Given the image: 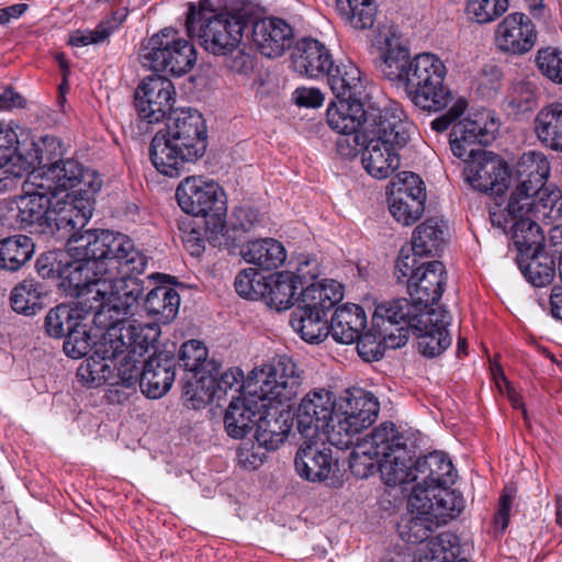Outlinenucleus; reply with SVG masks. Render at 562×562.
Here are the masks:
<instances>
[{
    "instance_id": "1",
    "label": "nucleus",
    "mask_w": 562,
    "mask_h": 562,
    "mask_svg": "<svg viewBox=\"0 0 562 562\" xmlns=\"http://www.w3.org/2000/svg\"><path fill=\"white\" fill-rule=\"evenodd\" d=\"M68 254L74 259L60 272L68 286L78 297L81 310L92 312L94 292H90L105 272L124 268L143 271L146 257L126 235L110 231L88 229L71 239Z\"/></svg>"
},
{
    "instance_id": "2",
    "label": "nucleus",
    "mask_w": 562,
    "mask_h": 562,
    "mask_svg": "<svg viewBox=\"0 0 562 562\" xmlns=\"http://www.w3.org/2000/svg\"><path fill=\"white\" fill-rule=\"evenodd\" d=\"M385 48L378 64L379 71L397 88L404 89L407 98L418 109L439 112L453 101V94L445 85L447 67L432 53L417 54L411 58L409 50L398 43L395 33H381Z\"/></svg>"
},
{
    "instance_id": "3",
    "label": "nucleus",
    "mask_w": 562,
    "mask_h": 562,
    "mask_svg": "<svg viewBox=\"0 0 562 562\" xmlns=\"http://www.w3.org/2000/svg\"><path fill=\"white\" fill-rule=\"evenodd\" d=\"M412 124L398 104L379 110L362 151V165L375 179H386L400 167L398 151L409 140Z\"/></svg>"
},
{
    "instance_id": "4",
    "label": "nucleus",
    "mask_w": 562,
    "mask_h": 562,
    "mask_svg": "<svg viewBox=\"0 0 562 562\" xmlns=\"http://www.w3.org/2000/svg\"><path fill=\"white\" fill-rule=\"evenodd\" d=\"M145 271H127L124 268L115 272H105L92 292H94L93 323L102 328L110 325V321L116 323L132 313L144 292L143 282L132 274H140Z\"/></svg>"
},
{
    "instance_id": "5",
    "label": "nucleus",
    "mask_w": 562,
    "mask_h": 562,
    "mask_svg": "<svg viewBox=\"0 0 562 562\" xmlns=\"http://www.w3.org/2000/svg\"><path fill=\"white\" fill-rule=\"evenodd\" d=\"M189 35L214 55H227L238 45L243 26L238 19L217 11L213 0L190 2L186 22Z\"/></svg>"
},
{
    "instance_id": "6",
    "label": "nucleus",
    "mask_w": 562,
    "mask_h": 562,
    "mask_svg": "<svg viewBox=\"0 0 562 562\" xmlns=\"http://www.w3.org/2000/svg\"><path fill=\"white\" fill-rule=\"evenodd\" d=\"M140 59L145 67L154 71L180 77L195 65L196 50L190 41L180 35L179 31L166 27L144 44Z\"/></svg>"
},
{
    "instance_id": "7",
    "label": "nucleus",
    "mask_w": 562,
    "mask_h": 562,
    "mask_svg": "<svg viewBox=\"0 0 562 562\" xmlns=\"http://www.w3.org/2000/svg\"><path fill=\"white\" fill-rule=\"evenodd\" d=\"M301 383L302 378L293 360L281 356L255 368L248 375L246 387L262 401L283 403L297 394Z\"/></svg>"
},
{
    "instance_id": "8",
    "label": "nucleus",
    "mask_w": 562,
    "mask_h": 562,
    "mask_svg": "<svg viewBox=\"0 0 562 562\" xmlns=\"http://www.w3.org/2000/svg\"><path fill=\"white\" fill-rule=\"evenodd\" d=\"M30 184L47 190L56 199L60 193L78 188L79 194H95L102 179L92 169L75 159H59L30 173Z\"/></svg>"
},
{
    "instance_id": "9",
    "label": "nucleus",
    "mask_w": 562,
    "mask_h": 562,
    "mask_svg": "<svg viewBox=\"0 0 562 562\" xmlns=\"http://www.w3.org/2000/svg\"><path fill=\"white\" fill-rule=\"evenodd\" d=\"M380 411L378 398L363 389H352L340 397L336 424L331 428V445L347 447L352 436L370 427Z\"/></svg>"
},
{
    "instance_id": "10",
    "label": "nucleus",
    "mask_w": 562,
    "mask_h": 562,
    "mask_svg": "<svg viewBox=\"0 0 562 562\" xmlns=\"http://www.w3.org/2000/svg\"><path fill=\"white\" fill-rule=\"evenodd\" d=\"M206 146L204 137L157 132L150 143V160L160 173L178 177L187 162L204 155Z\"/></svg>"
},
{
    "instance_id": "11",
    "label": "nucleus",
    "mask_w": 562,
    "mask_h": 562,
    "mask_svg": "<svg viewBox=\"0 0 562 562\" xmlns=\"http://www.w3.org/2000/svg\"><path fill=\"white\" fill-rule=\"evenodd\" d=\"M103 328L105 331L100 338V351L110 356L130 351L144 357L160 336V327L156 323L110 321V325Z\"/></svg>"
},
{
    "instance_id": "12",
    "label": "nucleus",
    "mask_w": 562,
    "mask_h": 562,
    "mask_svg": "<svg viewBox=\"0 0 562 562\" xmlns=\"http://www.w3.org/2000/svg\"><path fill=\"white\" fill-rule=\"evenodd\" d=\"M94 194H69L52 200L50 211L46 217V229L61 238H67V247L71 239L82 236L80 233L89 222L93 212Z\"/></svg>"
},
{
    "instance_id": "13",
    "label": "nucleus",
    "mask_w": 562,
    "mask_h": 562,
    "mask_svg": "<svg viewBox=\"0 0 562 562\" xmlns=\"http://www.w3.org/2000/svg\"><path fill=\"white\" fill-rule=\"evenodd\" d=\"M336 397L326 389L310 391L300 402L296 429L303 438H319L324 435L331 443V428L336 424Z\"/></svg>"
},
{
    "instance_id": "14",
    "label": "nucleus",
    "mask_w": 562,
    "mask_h": 562,
    "mask_svg": "<svg viewBox=\"0 0 562 562\" xmlns=\"http://www.w3.org/2000/svg\"><path fill=\"white\" fill-rule=\"evenodd\" d=\"M425 312L411 299H397L381 303L375 307L372 322L378 335L387 348H401L408 340L413 318Z\"/></svg>"
},
{
    "instance_id": "15",
    "label": "nucleus",
    "mask_w": 562,
    "mask_h": 562,
    "mask_svg": "<svg viewBox=\"0 0 562 562\" xmlns=\"http://www.w3.org/2000/svg\"><path fill=\"white\" fill-rule=\"evenodd\" d=\"M389 210L393 218L404 225L415 224L425 211L426 189L420 177L402 171L389 184Z\"/></svg>"
},
{
    "instance_id": "16",
    "label": "nucleus",
    "mask_w": 562,
    "mask_h": 562,
    "mask_svg": "<svg viewBox=\"0 0 562 562\" xmlns=\"http://www.w3.org/2000/svg\"><path fill=\"white\" fill-rule=\"evenodd\" d=\"M398 446V431L392 423H383L359 441L349 459L352 473L359 479H366L380 468L383 456H387Z\"/></svg>"
},
{
    "instance_id": "17",
    "label": "nucleus",
    "mask_w": 562,
    "mask_h": 562,
    "mask_svg": "<svg viewBox=\"0 0 562 562\" xmlns=\"http://www.w3.org/2000/svg\"><path fill=\"white\" fill-rule=\"evenodd\" d=\"M450 322L449 312L441 306L420 312L413 318L411 333L423 356L437 357L451 345L452 339L447 329Z\"/></svg>"
},
{
    "instance_id": "18",
    "label": "nucleus",
    "mask_w": 562,
    "mask_h": 562,
    "mask_svg": "<svg viewBox=\"0 0 562 562\" xmlns=\"http://www.w3.org/2000/svg\"><path fill=\"white\" fill-rule=\"evenodd\" d=\"M465 161V181L480 192H490L492 198L509 188L510 176L507 164L491 151H481Z\"/></svg>"
},
{
    "instance_id": "19",
    "label": "nucleus",
    "mask_w": 562,
    "mask_h": 562,
    "mask_svg": "<svg viewBox=\"0 0 562 562\" xmlns=\"http://www.w3.org/2000/svg\"><path fill=\"white\" fill-rule=\"evenodd\" d=\"M223 191L217 183L202 177H188L176 191L179 206L193 216H207L211 212L226 213Z\"/></svg>"
},
{
    "instance_id": "20",
    "label": "nucleus",
    "mask_w": 562,
    "mask_h": 562,
    "mask_svg": "<svg viewBox=\"0 0 562 562\" xmlns=\"http://www.w3.org/2000/svg\"><path fill=\"white\" fill-rule=\"evenodd\" d=\"M63 154V144L56 136H40L32 140L25 153L11 156L9 161L2 165L3 179L29 177L31 172L59 160Z\"/></svg>"
},
{
    "instance_id": "21",
    "label": "nucleus",
    "mask_w": 562,
    "mask_h": 562,
    "mask_svg": "<svg viewBox=\"0 0 562 562\" xmlns=\"http://www.w3.org/2000/svg\"><path fill=\"white\" fill-rule=\"evenodd\" d=\"M175 86L165 76H148L135 90V108L139 117L150 124L158 123L175 103Z\"/></svg>"
},
{
    "instance_id": "22",
    "label": "nucleus",
    "mask_w": 562,
    "mask_h": 562,
    "mask_svg": "<svg viewBox=\"0 0 562 562\" xmlns=\"http://www.w3.org/2000/svg\"><path fill=\"white\" fill-rule=\"evenodd\" d=\"M538 33L532 20L525 13L507 14L496 26L494 42L498 50L521 56L535 47Z\"/></svg>"
},
{
    "instance_id": "23",
    "label": "nucleus",
    "mask_w": 562,
    "mask_h": 562,
    "mask_svg": "<svg viewBox=\"0 0 562 562\" xmlns=\"http://www.w3.org/2000/svg\"><path fill=\"white\" fill-rule=\"evenodd\" d=\"M366 112L360 100L351 101L337 99L330 102L326 117L331 130L341 134L337 140L339 154L348 156L356 150L357 136L355 135L364 120Z\"/></svg>"
},
{
    "instance_id": "24",
    "label": "nucleus",
    "mask_w": 562,
    "mask_h": 562,
    "mask_svg": "<svg viewBox=\"0 0 562 562\" xmlns=\"http://www.w3.org/2000/svg\"><path fill=\"white\" fill-rule=\"evenodd\" d=\"M317 261L308 258L300 261L297 266V277L291 272L283 271L269 276L266 281L262 300L268 306L276 311H284L294 304L297 291V278L315 279L318 274Z\"/></svg>"
},
{
    "instance_id": "25",
    "label": "nucleus",
    "mask_w": 562,
    "mask_h": 562,
    "mask_svg": "<svg viewBox=\"0 0 562 562\" xmlns=\"http://www.w3.org/2000/svg\"><path fill=\"white\" fill-rule=\"evenodd\" d=\"M536 193L522 184L515 183L508 194H505L504 190L493 196L488 204L492 225L506 233L510 223L514 224V222L524 221L525 217H532Z\"/></svg>"
},
{
    "instance_id": "26",
    "label": "nucleus",
    "mask_w": 562,
    "mask_h": 562,
    "mask_svg": "<svg viewBox=\"0 0 562 562\" xmlns=\"http://www.w3.org/2000/svg\"><path fill=\"white\" fill-rule=\"evenodd\" d=\"M427 496L420 488H413L408 498V513L398 524L401 538L411 543H422L430 540V535L439 527L437 520L431 517L430 505H427Z\"/></svg>"
},
{
    "instance_id": "27",
    "label": "nucleus",
    "mask_w": 562,
    "mask_h": 562,
    "mask_svg": "<svg viewBox=\"0 0 562 562\" xmlns=\"http://www.w3.org/2000/svg\"><path fill=\"white\" fill-rule=\"evenodd\" d=\"M446 284V270L441 261L432 260L422 262L417 271L408 281V293L416 305H420L425 311L434 308Z\"/></svg>"
},
{
    "instance_id": "28",
    "label": "nucleus",
    "mask_w": 562,
    "mask_h": 562,
    "mask_svg": "<svg viewBox=\"0 0 562 562\" xmlns=\"http://www.w3.org/2000/svg\"><path fill=\"white\" fill-rule=\"evenodd\" d=\"M456 477L457 473L449 457L441 451H434L415 461L413 488L449 487L454 483Z\"/></svg>"
},
{
    "instance_id": "29",
    "label": "nucleus",
    "mask_w": 562,
    "mask_h": 562,
    "mask_svg": "<svg viewBox=\"0 0 562 562\" xmlns=\"http://www.w3.org/2000/svg\"><path fill=\"white\" fill-rule=\"evenodd\" d=\"M176 376L175 357L169 352H158L144 361L140 374L142 392L150 398L165 395Z\"/></svg>"
},
{
    "instance_id": "30",
    "label": "nucleus",
    "mask_w": 562,
    "mask_h": 562,
    "mask_svg": "<svg viewBox=\"0 0 562 562\" xmlns=\"http://www.w3.org/2000/svg\"><path fill=\"white\" fill-rule=\"evenodd\" d=\"M318 438H304L294 459L297 474L310 482H323L335 467L330 449L317 447Z\"/></svg>"
},
{
    "instance_id": "31",
    "label": "nucleus",
    "mask_w": 562,
    "mask_h": 562,
    "mask_svg": "<svg viewBox=\"0 0 562 562\" xmlns=\"http://www.w3.org/2000/svg\"><path fill=\"white\" fill-rule=\"evenodd\" d=\"M493 139L494 132L485 123L464 119L453 125L451 130L450 148L456 157L465 160L484 151L481 147L490 144Z\"/></svg>"
},
{
    "instance_id": "32",
    "label": "nucleus",
    "mask_w": 562,
    "mask_h": 562,
    "mask_svg": "<svg viewBox=\"0 0 562 562\" xmlns=\"http://www.w3.org/2000/svg\"><path fill=\"white\" fill-rule=\"evenodd\" d=\"M252 41L263 56L277 58L292 46V27L278 18L259 20L252 27Z\"/></svg>"
},
{
    "instance_id": "33",
    "label": "nucleus",
    "mask_w": 562,
    "mask_h": 562,
    "mask_svg": "<svg viewBox=\"0 0 562 562\" xmlns=\"http://www.w3.org/2000/svg\"><path fill=\"white\" fill-rule=\"evenodd\" d=\"M24 194L16 196L13 201L16 209V221L22 227L38 224L46 229V217L50 211L54 199L47 190H41L30 184V176L24 181Z\"/></svg>"
},
{
    "instance_id": "34",
    "label": "nucleus",
    "mask_w": 562,
    "mask_h": 562,
    "mask_svg": "<svg viewBox=\"0 0 562 562\" xmlns=\"http://www.w3.org/2000/svg\"><path fill=\"white\" fill-rule=\"evenodd\" d=\"M291 58L294 70L311 78L327 75L334 66L329 50L323 43L314 38H304L297 42Z\"/></svg>"
},
{
    "instance_id": "35",
    "label": "nucleus",
    "mask_w": 562,
    "mask_h": 562,
    "mask_svg": "<svg viewBox=\"0 0 562 562\" xmlns=\"http://www.w3.org/2000/svg\"><path fill=\"white\" fill-rule=\"evenodd\" d=\"M367 326L364 310L357 304L347 303L335 310L329 334L335 341L349 345L356 342Z\"/></svg>"
},
{
    "instance_id": "36",
    "label": "nucleus",
    "mask_w": 562,
    "mask_h": 562,
    "mask_svg": "<svg viewBox=\"0 0 562 562\" xmlns=\"http://www.w3.org/2000/svg\"><path fill=\"white\" fill-rule=\"evenodd\" d=\"M327 81L337 99L360 100L364 92V80L360 69L351 61L334 65L328 71Z\"/></svg>"
},
{
    "instance_id": "37",
    "label": "nucleus",
    "mask_w": 562,
    "mask_h": 562,
    "mask_svg": "<svg viewBox=\"0 0 562 562\" xmlns=\"http://www.w3.org/2000/svg\"><path fill=\"white\" fill-rule=\"evenodd\" d=\"M327 314L311 306H299L290 318V325L301 338L310 344H319L329 335Z\"/></svg>"
},
{
    "instance_id": "38",
    "label": "nucleus",
    "mask_w": 562,
    "mask_h": 562,
    "mask_svg": "<svg viewBox=\"0 0 562 562\" xmlns=\"http://www.w3.org/2000/svg\"><path fill=\"white\" fill-rule=\"evenodd\" d=\"M243 258L263 270L281 267L286 259L283 244L274 238H262L249 241L241 251Z\"/></svg>"
},
{
    "instance_id": "39",
    "label": "nucleus",
    "mask_w": 562,
    "mask_h": 562,
    "mask_svg": "<svg viewBox=\"0 0 562 562\" xmlns=\"http://www.w3.org/2000/svg\"><path fill=\"white\" fill-rule=\"evenodd\" d=\"M550 173V165L542 153L528 151L521 155L516 166V183L522 184L532 192L546 186Z\"/></svg>"
},
{
    "instance_id": "40",
    "label": "nucleus",
    "mask_w": 562,
    "mask_h": 562,
    "mask_svg": "<svg viewBox=\"0 0 562 562\" xmlns=\"http://www.w3.org/2000/svg\"><path fill=\"white\" fill-rule=\"evenodd\" d=\"M119 356L104 355L100 351V340L95 344L94 353L86 359L77 369V378L88 387L111 384L115 379L112 362Z\"/></svg>"
},
{
    "instance_id": "41",
    "label": "nucleus",
    "mask_w": 562,
    "mask_h": 562,
    "mask_svg": "<svg viewBox=\"0 0 562 562\" xmlns=\"http://www.w3.org/2000/svg\"><path fill=\"white\" fill-rule=\"evenodd\" d=\"M535 130L542 144L562 151V103L553 102L542 108L536 116Z\"/></svg>"
},
{
    "instance_id": "42",
    "label": "nucleus",
    "mask_w": 562,
    "mask_h": 562,
    "mask_svg": "<svg viewBox=\"0 0 562 562\" xmlns=\"http://www.w3.org/2000/svg\"><path fill=\"white\" fill-rule=\"evenodd\" d=\"M446 231L447 225L442 220L430 217L415 228L411 247L422 256H435L442 250Z\"/></svg>"
},
{
    "instance_id": "43",
    "label": "nucleus",
    "mask_w": 562,
    "mask_h": 562,
    "mask_svg": "<svg viewBox=\"0 0 562 562\" xmlns=\"http://www.w3.org/2000/svg\"><path fill=\"white\" fill-rule=\"evenodd\" d=\"M512 240L518 251V258L539 255L544 244V234L539 222L533 217H525L524 221L514 222L508 225Z\"/></svg>"
},
{
    "instance_id": "44",
    "label": "nucleus",
    "mask_w": 562,
    "mask_h": 562,
    "mask_svg": "<svg viewBox=\"0 0 562 562\" xmlns=\"http://www.w3.org/2000/svg\"><path fill=\"white\" fill-rule=\"evenodd\" d=\"M302 303L327 314L344 297V288L333 279L311 283L301 292Z\"/></svg>"
},
{
    "instance_id": "45",
    "label": "nucleus",
    "mask_w": 562,
    "mask_h": 562,
    "mask_svg": "<svg viewBox=\"0 0 562 562\" xmlns=\"http://www.w3.org/2000/svg\"><path fill=\"white\" fill-rule=\"evenodd\" d=\"M420 490L425 492L428 499L427 505L431 506V508H429L432 515L431 517L437 520L439 526L458 517L464 509L463 497L449 487Z\"/></svg>"
},
{
    "instance_id": "46",
    "label": "nucleus",
    "mask_w": 562,
    "mask_h": 562,
    "mask_svg": "<svg viewBox=\"0 0 562 562\" xmlns=\"http://www.w3.org/2000/svg\"><path fill=\"white\" fill-rule=\"evenodd\" d=\"M35 245L26 235H14L0 240V269L20 270L33 256Z\"/></svg>"
},
{
    "instance_id": "47",
    "label": "nucleus",
    "mask_w": 562,
    "mask_h": 562,
    "mask_svg": "<svg viewBox=\"0 0 562 562\" xmlns=\"http://www.w3.org/2000/svg\"><path fill=\"white\" fill-rule=\"evenodd\" d=\"M405 454V451L402 449L401 438L398 437V446L390 451L387 456H383V461L380 463L381 479L386 485L396 486L414 482L415 462L408 464Z\"/></svg>"
},
{
    "instance_id": "48",
    "label": "nucleus",
    "mask_w": 562,
    "mask_h": 562,
    "mask_svg": "<svg viewBox=\"0 0 562 562\" xmlns=\"http://www.w3.org/2000/svg\"><path fill=\"white\" fill-rule=\"evenodd\" d=\"M180 306V296L175 289L156 286L145 299L144 307L148 315L156 316L164 324L175 319Z\"/></svg>"
},
{
    "instance_id": "49",
    "label": "nucleus",
    "mask_w": 562,
    "mask_h": 562,
    "mask_svg": "<svg viewBox=\"0 0 562 562\" xmlns=\"http://www.w3.org/2000/svg\"><path fill=\"white\" fill-rule=\"evenodd\" d=\"M341 18L356 30H369L376 20V0H336Z\"/></svg>"
},
{
    "instance_id": "50",
    "label": "nucleus",
    "mask_w": 562,
    "mask_h": 562,
    "mask_svg": "<svg viewBox=\"0 0 562 562\" xmlns=\"http://www.w3.org/2000/svg\"><path fill=\"white\" fill-rule=\"evenodd\" d=\"M460 553L459 537L452 532H441L420 549L417 562H454Z\"/></svg>"
},
{
    "instance_id": "51",
    "label": "nucleus",
    "mask_w": 562,
    "mask_h": 562,
    "mask_svg": "<svg viewBox=\"0 0 562 562\" xmlns=\"http://www.w3.org/2000/svg\"><path fill=\"white\" fill-rule=\"evenodd\" d=\"M256 412L245 398H233L224 416L227 435L235 439L244 438L255 423Z\"/></svg>"
},
{
    "instance_id": "52",
    "label": "nucleus",
    "mask_w": 562,
    "mask_h": 562,
    "mask_svg": "<svg viewBox=\"0 0 562 562\" xmlns=\"http://www.w3.org/2000/svg\"><path fill=\"white\" fill-rule=\"evenodd\" d=\"M159 132L186 135L191 138L204 137L207 131L203 115L194 109L186 108L173 111L165 130Z\"/></svg>"
},
{
    "instance_id": "53",
    "label": "nucleus",
    "mask_w": 562,
    "mask_h": 562,
    "mask_svg": "<svg viewBox=\"0 0 562 562\" xmlns=\"http://www.w3.org/2000/svg\"><path fill=\"white\" fill-rule=\"evenodd\" d=\"M44 291L41 283L25 279L15 285L10 295L12 308L24 315H34L43 307Z\"/></svg>"
},
{
    "instance_id": "54",
    "label": "nucleus",
    "mask_w": 562,
    "mask_h": 562,
    "mask_svg": "<svg viewBox=\"0 0 562 562\" xmlns=\"http://www.w3.org/2000/svg\"><path fill=\"white\" fill-rule=\"evenodd\" d=\"M213 384H215L213 372L196 373L188 379L182 392V397L188 407L200 409L215 401Z\"/></svg>"
},
{
    "instance_id": "55",
    "label": "nucleus",
    "mask_w": 562,
    "mask_h": 562,
    "mask_svg": "<svg viewBox=\"0 0 562 562\" xmlns=\"http://www.w3.org/2000/svg\"><path fill=\"white\" fill-rule=\"evenodd\" d=\"M290 425L281 417H259L256 428V440L259 447L267 450L278 449L286 439Z\"/></svg>"
},
{
    "instance_id": "56",
    "label": "nucleus",
    "mask_w": 562,
    "mask_h": 562,
    "mask_svg": "<svg viewBox=\"0 0 562 562\" xmlns=\"http://www.w3.org/2000/svg\"><path fill=\"white\" fill-rule=\"evenodd\" d=\"M532 217L546 224L562 218V193L560 190L542 187L535 194Z\"/></svg>"
},
{
    "instance_id": "57",
    "label": "nucleus",
    "mask_w": 562,
    "mask_h": 562,
    "mask_svg": "<svg viewBox=\"0 0 562 562\" xmlns=\"http://www.w3.org/2000/svg\"><path fill=\"white\" fill-rule=\"evenodd\" d=\"M80 323L78 310L67 304H59L52 308L45 317V330L55 338L67 336Z\"/></svg>"
},
{
    "instance_id": "58",
    "label": "nucleus",
    "mask_w": 562,
    "mask_h": 562,
    "mask_svg": "<svg viewBox=\"0 0 562 562\" xmlns=\"http://www.w3.org/2000/svg\"><path fill=\"white\" fill-rule=\"evenodd\" d=\"M180 361L186 370L193 374L211 372L217 370V363L214 360H207V349L199 340H189L181 346Z\"/></svg>"
},
{
    "instance_id": "59",
    "label": "nucleus",
    "mask_w": 562,
    "mask_h": 562,
    "mask_svg": "<svg viewBox=\"0 0 562 562\" xmlns=\"http://www.w3.org/2000/svg\"><path fill=\"white\" fill-rule=\"evenodd\" d=\"M142 358L143 357H138L130 351L120 355L114 362H112V368L116 372H114L115 379L111 384H120L125 387L135 386L137 383L140 385L142 370L138 364Z\"/></svg>"
},
{
    "instance_id": "60",
    "label": "nucleus",
    "mask_w": 562,
    "mask_h": 562,
    "mask_svg": "<svg viewBox=\"0 0 562 562\" xmlns=\"http://www.w3.org/2000/svg\"><path fill=\"white\" fill-rule=\"evenodd\" d=\"M508 7V0H468L465 13L474 23L488 24L502 16Z\"/></svg>"
},
{
    "instance_id": "61",
    "label": "nucleus",
    "mask_w": 562,
    "mask_h": 562,
    "mask_svg": "<svg viewBox=\"0 0 562 562\" xmlns=\"http://www.w3.org/2000/svg\"><path fill=\"white\" fill-rule=\"evenodd\" d=\"M543 259L544 261L541 260L540 254L530 257L517 258V262L522 274L535 286H543L548 284L554 274L553 261L547 257Z\"/></svg>"
},
{
    "instance_id": "62",
    "label": "nucleus",
    "mask_w": 562,
    "mask_h": 562,
    "mask_svg": "<svg viewBox=\"0 0 562 562\" xmlns=\"http://www.w3.org/2000/svg\"><path fill=\"white\" fill-rule=\"evenodd\" d=\"M266 281L255 268H246L236 276L234 286L239 296L257 301L265 293Z\"/></svg>"
},
{
    "instance_id": "63",
    "label": "nucleus",
    "mask_w": 562,
    "mask_h": 562,
    "mask_svg": "<svg viewBox=\"0 0 562 562\" xmlns=\"http://www.w3.org/2000/svg\"><path fill=\"white\" fill-rule=\"evenodd\" d=\"M117 26L119 24L108 20L99 23L94 30L75 31L69 37V44L71 46L79 47L104 43L109 40Z\"/></svg>"
},
{
    "instance_id": "64",
    "label": "nucleus",
    "mask_w": 562,
    "mask_h": 562,
    "mask_svg": "<svg viewBox=\"0 0 562 562\" xmlns=\"http://www.w3.org/2000/svg\"><path fill=\"white\" fill-rule=\"evenodd\" d=\"M541 72L550 80L562 83V57L561 52L554 48L540 49L536 58Z\"/></svg>"
}]
</instances>
